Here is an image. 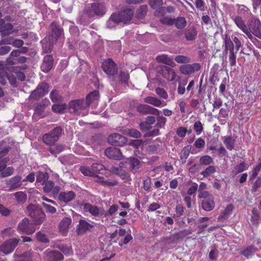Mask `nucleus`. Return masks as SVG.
Masks as SVG:
<instances>
[{"label":"nucleus","mask_w":261,"mask_h":261,"mask_svg":"<svg viewBox=\"0 0 261 261\" xmlns=\"http://www.w3.org/2000/svg\"><path fill=\"white\" fill-rule=\"evenodd\" d=\"M87 106L83 99L74 100L69 103V111L71 113L84 116L87 114Z\"/></svg>","instance_id":"obj_1"},{"label":"nucleus","mask_w":261,"mask_h":261,"mask_svg":"<svg viewBox=\"0 0 261 261\" xmlns=\"http://www.w3.org/2000/svg\"><path fill=\"white\" fill-rule=\"evenodd\" d=\"M27 213L32 217L36 224H40L45 217L44 214L36 204H30L27 207Z\"/></svg>","instance_id":"obj_2"},{"label":"nucleus","mask_w":261,"mask_h":261,"mask_svg":"<svg viewBox=\"0 0 261 261\" xmlns=\"http://www.w3.org/2000/svg\"><path fill=\"white\" fill-rule=\"evenodd\" d=\"M61 133L62 128L56 127L50 133L46 134L43 136V141L47 145H53L58 140Z\"/></svg>","instance_id":"obj_3"},{"label":"nucleus","mask_w":261,"mask_h":261,"mask_svg":"<svg viewBox=\"0 0 261 261\" xmlns=\"http://www.w3.org/2000/svg\"><path fill=\"white\" fill-rule=\"evenodd\" d=\"M17 230L29 235L35 231L36 228L33 223H31L28 219L25 218L19 223Z\"/></svg>","instance_id":"obj_4"},{"label":"nucleus","mask_w":261,"mask_h":261,"mask_svg":"<svg viewBox=\"0 0 261 261\" xmlns=\"http://www.w3.org/2000/svg\"><path fill=\"white\" fill-rule=\"evenodd\" d=\"M19 238H12L6 241L1 246L0 250L5 254H9L13 251L20 241Z\"/></svg>","instance_id":"obj_5"},{"label":"nucleus","mask_w":261,"mask_h":261,"mask_svg":"<svg viewBox=\"0 0 261 261\" xmlns=\"http://www.w3.org/2000/svg\"><path fill=\"white\" fill-rule=\"evenodd\" d=\"M48 91V85L46 83H42L38 85L30 95V98L37 100L45 95Z\"/></svg>","instance_id":"obj_6"},{"label":"nucleus","mask_w":261,"mask_h":261,"mask_svg":"<svg viewBox=\"0 0 261 261\" xmlns=\"http://www.w3.org/2000/svg\"><path fill=\"white\" fill-rule=\"evenodd\" d=\"M103 71L109 75L114 76L117 74V69L115 63L110 59L105 61L102 64Z\"/></svg>","instance_id":"obj_7"},{"label":"nucleus","mask_w":261,"mask_h":261,"mask_svg":"<svg viewBox=\"0 0 261 261\" xmlns=\"http://www.w3.org/2000/svg\"><path fill=\"white\" fill-rule=\"evenodd\" d=\"M109 144L115 146H122L126 143L127 139L119 134H113L108 138Z\"/></svg>","instance_id":"obj_8"},{"label":"nucleus","mask_w":261,"mask_h":261,"mask_svg":"<svg viewBox=\"0 0 261 261\" xmlns=\"http://www.w3.org/2000/svg\"><path fill=\"white\" fill-rule=\"evenodd\" d=\"M106 13L105 5L99 3H94L92 4L91 9L88 13V15L92 17L94 15L97 16H102Z\"/></svg>","instance_id":"obj_9"},{"label":"nucleus","mask_w":261,"mask_h":261,"mask_svg":"<svg viewBox=\"0 0 261 261\" xmlns=\"http://www.w3.org/2000/svg\"><path fill=\"white\" fill-rule=\"evenodd\" d=\"M82 208L85 212H89L94 216H99L103 214V210L102 209L88 203L83 204Z\"/></svg>","instance_id":"obj_10"},{"label":"nucleus","mask_w":261,"mask_h":261,"mask_svg":"<svg viewBox=\"0 0 261 261\" xmlns=\"http://www.w3.org/2000/svg\"><path fill=\"white\" fill-rule=\"evenodd\" d=\"M200 69V65L198 63H193L192 64H185L181 65L179 67L180 72L185 75H190L195 71H198Z\"/></svg>","instance_id":"obj_11"},{"label":"nucleus","mask_w":261,"mask_h":261,"mask_svg":"<svg viewBox=\"0 0 261 261\" xmlns=\"http://www.w3.org/2000/svg\"><path fill=\"white\" fill-rule=\"evenodd\" d=\"M105 153L109 158L119 160L122 159L120 150L115 147H110L105 150Z\"/></svg>","instance_id":"obj_12"},{"label":"nucleus","mask_w":261,"mask_h":261,"mask_svg":"<svg viewBox=\"0 0 261 261\" xmlns=\"http://www.w3.org/2000/svg\"><path fill=\"white\" fill-rule=\"evenodd\" d=\"M260 22L258 20L256 19L253 21H251V22L249 24V29L247 28L243 32L248 36V37L250 39L252 38V35L251 34L250 32H252V33L255 34L258 32V30L260 26Z\"/></svg>","instance_id":"obj_13"},{"label":"nucleus","mask_w":261,"mask_h":261,"mask_svg":"<svg viewBox=\"0 0 261 261\" xmlns=\"http://www.w3.org/2000/svg\"><path fill=\"white\" fill-rule=\"evenodd\" d=\"M44 254L45 255V259L48 261H58L61 260L63 257L61 252L54 251L49 249L46 250Z\"/></svg>","instance_id":"obj_14"},{"label":"nucleus","mask_w":261,"mask_h":261,"mask_svg":"<svg viewBox=\"0 0 261 261\" xmlns=\"http://www.w3.org/2000/svg\"><path fill=\"white\" fill-rule=\"evenodd\" d=\"M99 100V93L97 91H94L89 93L86 97V101L85 102L87 107L92 106V107L95 108Z\"/></svg>","instance_id":"obj_15"},{"label":"nucleus","mask_w":261,"mask_h":261,"mask_svg":"<svg viewBox=\"0 0 261 261\" xmlns=\"http://www.w3.org/2000/svg\"><path fill=\"white\" fill-rule=\"evenodd\" d=\"M51 27L52 29V32L51 36L48 38L50 44H53L54 42V39H55V41L57 39L61 36L62 34V30L61 28L58 27L57 23L53 22L51 24Z\"/></svg>","instance_id":"obj_16"},{"label":"nucleus","mask_w":261,"mask_h":261,"mask_svg":"<svg viewBox=\"0 0 261 261\" xmlns=\"http://www.w3.org/2000/svg\"><path fill=\"white\" fill-rule=\"evenodd\" d=\"M43 186V191L46 193L51 192L53 194H57L60 190L59 186H54V183L51 180H47L42 183Z\"/></svg>","instance_id":"obj_17"},{"label":"nucleus","mask_w":261,"mask_h":261,"mask_svg":"<svg viewBox=\"0 0 261 261\" xmlns=\"http://www.w3.org/2000/svg\"><path fill=\"white\" fill-rule=\"evenodd\" d=\"M137 111L141 113L151 114L153 115H159L160 111L155 108H153L146 105H140L137 107Z\"/></svg>","instance_id":"obj_18"},{"label":"nucleus","mask_w":261,"mask_h":261,"mask_svg":"<svg viewBox=\"0 0 261 261\" xmlns=\"http://www.w3.org/2000/svg\"><path fill=\"white\" fill-rule=\"evenodd\" d=\"M133 14L134 12L132 9H127L117 14L119 15V17L120 18V22L126 23L132 19Z\"/></svg>","instance_id":"obj_19"},{"label":"nucleus","mask_w":261,"mask_h":261,"mask_svg":"<svg viewBox=\"0 0 261 261\" xmlns=\"http://www.w3.org/2000/svg\"><path fill=\"white\" fill-rule=\"evenodd\" d=\"M71 223V219L67 217L63 218L60 222L59 224V230L63 236L67 234Z\"/></svg>","instance_id":"obj_20"},{"label":"nucleus","mask_w":261,"mask_h":261,"mask_svg":"<svg viewBox=\"0 0 261 261\" xmlns=\"http://www.w3.org/2000/svg\"><path fill=\"white\" fill-rule=\"evenodd\" d=\"M144 101L156 107H163L167 105L166 101L161 100L156 97L153 96H147L145 97L144 98Z\"/></svg>","instance_id":"obj_21"},{"label":"nucleus","mask_w":261,"mask_h":261,"mask_svg":"<svg viewBox=\"0 0 261 261\" xmlns=\"http://www.w3.org/2000/svg\"><path fill=\"white\" fill-rule=\"evenodd\" d=\"M75 194L73 191L61 192L58 199L61 202L67 203L75 198Z\"/></svg>","instance_id":"obj_22"},{"label":"nucleus","mask_w":261,"mask_h":261,"mask_svg":"<svg viewBox=\"0 0 261 261\" xmlns=\"http://www.w3.org/2000/svg\"><path fill=\"white\" fill-rule=\"evenodd\" d=\"M92 227L93 226L86 221L81 220L77 226L76 232L79 234H82Z\"/></svg>","instance_id":"obj_23"},{"label":"nucleus","mask_w":261,"mask_h":261,"mask_svg":"<svg viewBox=\"0 0 261 261\" xmlns=\"http://www.w3.org/2000/svg\"><path fill=\"white\" fill-rule=\"evenodd\" d=\"M53 66V58L51 56H46L44 58L43 62L41 66L42 70L44 72H48Z\"/></svg>","instance_id":"obj_24"},{"label":"nucleus","mask_w":261,"mask_h":261,"mask_svg":"<svg viewBox=\"0 0 261 261\" xmlns=\"http://www.w3.org/2000/svg\"><path fill=\"white\" fill-rule=\"evenodd\" d=\"M234 208V207L232 204H228L226 206L224 211L221 213L220 216L218 217V220L222 221L223 220H226L228 219L229 217V216L232 214Z\"/></svg>","instance_id":"obj_25"},{"label":"nucleus","mask_w":261,"mask_h":261,"mask_svg":"<svg viewBox=\"0 0 261 261\" xmlns=\"http://www.w3.org/2000/svg\"><path fill=\"white\" fill-rule=\"evenodd\" d=\"M120 22V18L119 15L116 13H113L111 15L107 22V27L110 29H113Z\"/></svg>","instance_id":"obj_26"},{"label":"nucleus","mask_w":261,"mask_h":261,"mask_svg":"<svg viewBox=\"0 0 261 261\" xmlns=\"http://www.w3.org/2000/svg\"><path fill=\"white\" fill-rule=\"evenodd\" d=\"M215 207L214 197H209L208 199H203L202 202V207L205 211H211Z\"/></svg>","instance_id":"obj_27"},{"label":"nucleus","mask_w":261,"mask_h":261,"mask_svg":"<svg viewBox=\"0 0 261 261\" xmlns=\"http://www.w3.org/2000/svg\"><path fill=\"white\" fill-rule=\"evenodd\" d=\"M23 182L21 177L16 176L11 178L8 181V185L12 189H16L20 187Z\"/></svg>","instance_id":"obj_28"},{"label":"nucleus","mask_w":261,"mask_h":261,"mask_svg":"<svg viewBox=\"0 0 261 261\" xmlns=\"http://www.w3.org/2000/svg\"><path fill=\"white\" fill-rule=\"evenodd\" d=\"M124 166V163L123 162H121L119 164V168L118 167H112L111 168L112 171L118 175L122 179L126 178L128 177V175L127 172L121 169L122 167Z\"/></svg>","instance_id":"obj_29"},{"label":"nucleus","mask_w":261,"mask_h":261,"mask_svg":"<svg viewBox=\"0 0 261 261\" xmlns=\"http://www.w3.org/2000/svg\"><path fill=\"white\" fill-rule=\"evenodd\" d=\"M15 32L13 30V25L9 23H5L3 27L0 28V32H1L2 35L4 36H8Z\"/></svg>","instance_id":"obj_30"},{"label":"nucleus","mask_w":261,"mask_h":261,"mask_svg":"<svg viewBox=\"0 0 261 261\" xmlns=\"http://www.w3.org/2000/svg\"><path fill=\"white\" fill-rule=\"evenodd\" d=\"M156 60L159 62L163 63L171 66H174L175 65V63L173 60L166 55L158 56L156 58Z\"/></svg>","instance_id":"obj_31"},{"label":"nucleus","mask_w":261,"mask_h":261,"mask_svg":"<svg viewBox=\"0 0 261 261\" xmlns=\"http://www.w3.org/2000/svg\"><path fill=\"white\" fill-rule=\"evenodd\" d=\"M166 70L168 73L167 78L172 82H179L180 81V77L177 75L173 69L170 68H166Z\"/></svg>","instance_id":"obj_32"},{"label":"nucleus","mask_w":261,"mask_h":261,"mask_svg":"<svg viewBox=\"0 0 261 261\" xmlns=\"http://www.w3.org/2000/svg\"><path fill=\"white\" fill-rule=\"evenodd\" d=\"M197 34V31L193 28L187 29L185 32V38L188 41H192L194 40Z\"/></svg>","instance_id":"obj_33"},{"label":"nucleus","mask_w":261,"mask_h":261,"mask_svg":"<svg viewBox=\"0 0 261 261\" xmlns=\"http://www.w3.org/2000/svg\"><path fill=\"white\" fill-rule=\"evenodd\" d=\"M17 252V250L15 252V255L16 257L18 258L17 261H32V252L28 251L22 254H17L16 252Z\"/></svg>","instance_id":"obj_34"},{"label":"nucleus","mask_w":261,"mask_h":261,"mask_svg":"<svg viewBox=\"0 0 261 261\" xmlns=\"http://www.w3.org/2000/svg\"><path fill=\"white\" fill-rule=\"evenodd\" d=\"M127 162L130 164L132 171L135 173L140 168V161L136 158H129Z\"/></svg>","instance_id":"obj_35"},{"label":"nucleus","mask_w":261,"mask_h":261,"mask_svg":"<svg viewBox=\"0 0 261 261\" xmlns=\"http://www.w3.org/2000/svg\"><path fill=\"white\" fill-rule=\"evenodd\" d=\"M248 168V166L244 162L241 163L238 165L236 166L232 171V174L235 176L239 173L247 170Z\"/></svg>","instance_id":"obj_36"},{"label":"nucleus","mask_w":261,"mask_h":261,"mask_svg":"<svg viewBox=\"0 0 261 261\" xmlns=\"http://www.w3.org/2000/svg\"><path fill=\"white\" fill-rule=\"evenodd\" d=\"M91 168L93 173V176H96L98 178L99 177L97 175V174L102 173V172L105 170L104 166L102 164L98 163L93 164Z\"/></svg>","instance_id":"obj_37"},{"label":"nucleus","mask_w":261,"mask_h":261,"mask_svg":"<svg viewBox=\"0 0 261 261\" xmlns=\"http://www.w3.org/2000/svg\"><path fill=\"white\" fill-rule=\"evenodd\" d=\"M173 24H174L177 29H181L186 26L187 21L183 17H177L174 19Z\"/></svg>","instance_id":"obj_38"},{"label":"nucleus","mask_w":261,"mask_h":261,"mask_svg":"<svg viewBox=\"0 0 261 261\" xmlns=\"http://www.w3.org/2000/svg\"><path fill=\"white\" fill-rule=\"evenodd\" d=\"M50 103L48 99H44L40 104L37 106L35 109V112L40 115H42L43 110L47 107Z\"/></svg>","instance_id":"obj_39"},{"label":"nucleus","mask_w":261,"mask_h":261,"mask_svg":"<svg viewBox=\"0 0 261 261\" xmlns=\"http://www.w3.org/2000/svg\"><path fill=\"white\" fill-rule=\"evenodd\" d=\"M147 10V6L146 5L141 6L137 10L136 14L137 17L143 18L146 15Z\"/></svg>","instance_id":"obj_40"},{"label":"nucleus","mask_w":261,"mask_h":261,"mask_svg":"<svg viewBox=\"0 0 261 261\" xmlns=\"http://www.w3.org/2000/svg\"><path fill=\"white\" fill-rule=\"evenodd\" d=\"M66 108L65 103L54 104L52 106V110L56 113H63Z\"/></svg>","instance_id":"obj_41"},{"label":"nucleus","mask_w":261,"mask_h":261,"mask_svg":"<svg viewBox=\"0 0 261 261\" xmlns=\"http://www.w3.org/2000/svg\"><path fill=\"white\" fill-rule=\"evenodd\" d=\"M234 22L237 27L241 29L243 32L245 31L248 27L245 24L242 18L240 16L236 17L234 19Z\"/></svg>","instance_id":"obj_42"},{"label":"nucleus","mask_w":261,"mask_h":261,"mask_svg":"<svg viewBox=\"0 0 261 261\" xmlns=\"http://www.w3.org/2000/svg\"><path fill=\"white\" fill-rule=\"evenodd\" d=\"M257 250V249L252 246H250L244 249L242 251V254L246 257H249L253 254Z\"/></svg>","instance_id":"obj_43"},{"label":"nucleus","mask_w":261,"mask_h":261,"mask_svg":"<svg viewBox=\"0 0 261 261\" xmlns=\"http://www.w3.org/2000/svg\"><path fill=\"white\" fill-rule=\"evenodd\" d=\"M213 162V159L208 155L201 156L199 159V163L201 165H209Z\"/></svg>","instance_id":"obj_44"},{"label":"nucleus","mask_w":261,"mask_h":261,"mask_svg":"<svg viewBox=\"0 0 261 261\" xmlns=\"http://www.w3.org/2000/svg\"><path fill=\"white\" fill-rule=\"evenodd\" d=\"M223 142L228 150H232L233 149L234 140L232 137H227L225 138Z\"/></svg>","instance_id":"obj_45"},{"label":"nucleus","mask_w":261,"mask_h":261,"mask_svg":"<svg viewBox=\"0 0 261 261\" xmlns=\"http://www.w3.org/2000/svg\"><path fill=\"white\" fill-rule=\"evenodd\" d=\"M125 133L126 135L135 138H138L141 136V134L140 132L133 128L126 129Z\"/></svg>","instance_id":"obj_46"},{"label":"nucleus","mask_w":261,"mask_h":261,"mask_svg":"<svg viewBox=\"0 0 261 261\" xmlns=\"http://www.w3.org/2000/svg\"><path fill=\"white\" fill-rule=\"evenodd\" d=\"M20 53V52L19 50L12 51L10 54V57L7 59L8 63L10 65H13L15 64L16 61L14 59H13V58L18 57Z\"/></svg>","instance_id":"obj_47"},{"label":"nucleus","mask_w":261,"mask_h":261,"mask_svg":"<svg viewBox=\"0 0 261 261\" xmlns=\"http://www.w3.org/2000/svg\"><path fill=\"white\" fill-rule=\"evenodd\" d=\"M50 98L53 102H57L61 99V96L57 90H53L50 94Z\"/></svg>","instance_id":"obj_48"},{"label":"nucleus","mask_w":261,"mask_h":261,"mask_svg":"<svg viewBox=\"0 0 261 261\" xmlns=\"http://www.w3.org/2000/svg\"><path fill=\"white\" fill-rule=\"evenodd\" d=\"M189 154H190V149L188 146L185 147L182 150L181 152L180 159L181 160V162L182 164H184L186 163V159L188 157Z\"/></svg>","instance_id":"obj_49"},{"label":"nucleus","mask_w":261,"mask_h":261,"mask_svg":"<svg viewBox=\"0 0 261 261\" xmlns=\"http://www.w3.org/2000/svg\"><path fill=\"white\" fill-rule=\"evenodd\" d=\"M216 171V168L214 166H210L203 171L201 174L204 177L208 176Z\"/></svg>","instance_id":"obj_50"},{"label":"nucleus","mask_w":261,"mask_h":261,"mask_svg":"<svg viewBox=\"0 0 261 261\" xmlns=\"http://www.w3.org/2000/svg\"><path fill=\"white\" fill-rule=\"evenodd\" d=\"M14 196L18 202H23L27 199V195L23 192H16L14 194Z\"/></svg>","instance_id":"obj_51"},{"label":"nucleus","mask_w":261,"mask_h":261,"mask_svg":"<svg viewBox=\"0 0 261 261\" xmlns=\"http://www.w3.org/2000/svg\"><path fill=\"white\" fill-rule=\"evenodd\" d=\"M225 48L230 52L234 51V45L232 41L227 38L225 39Z\"/></svg>","instance_id":"obj_52"},{"label":"nucleus","mask_w":261,"mask_h":261,"mask_svg":"<svg viewBox=\"0 0 261 261\" xmlns=\"http://www.w3.org/2000/svg\"><path fill=\"white\" fill-rule=\"evenodd\" d=\"M194 129L197 135H199L203 131V126L200 121H197L194 123Z\"/></svg>","instance_id":"obj_53"},{"label":"nucleus","mask_w":261,"mask_h":261,"mask_svg":"<svg viewBox=\"0 0 261 261\" xmlns=\"http://www.w3.org/2000/svg\"><path fill=\"white\" fill-rule=\"evenodd\" d=\"M175 61L178 63H188L190 62V59L185 56L179 55L175 57Z\"/></svg>","instance_id":"obj_54"},{"label":"nucleus","mask_w":261,"mask_h":261,"mask_svg":"<svg viewBox=\"0 0 261 261\" xmlns=\"http://www.w3.org/2000/svg\"><path fill=\"white\" fill-rule=\"evenodd\" d=\"M149 6L153 9H157L163 5V0H150Z\"/></svg>","instance_id":"obj_55"},{"label":"nucleus","mask_w":261,"mask_h":261,"mask_svg":"<svg viewBox=\"0 0 261 261\" xmlns=\"http://www.w3.org/2000/svg\"><path fill=\"white\" fill-rule=\"evenodd\" d=\"M14 172V168L12 167H8L6 168V166L5 168V169L3 173H1L0 176L2 177H6L7 176H9L11 175Z\"/></svg>","instance_id":"obj_56"},{"label":"nucleus","mask_w":261,"mask_h":261,"mask_svg":"<svg viewBox=\"0 0 261 261\" xmlns=\"http://www.w3.org/2000/svg\"><path fill=\"white\" fill-rule=\"evenodd\" d=\"M63 149V148L61 145H56L51 147L49 148V151L52 154L56 155L61 152Z\"/></svg>","instance_id":"obj_57"},{"label":"nucleus","mask_w":261,"mask_h":261,"mask_svg":"<svg viewBox=\"0 0 261 261\" xmlns=\"http://www.w3.org/2000/svg\"><path fill=\"white\" fill-rule=\"evenodd\" d=\"M155 92L158 95H159L161 97L163 98V99H166L168 97L167 93L163 88H157L155 89Z\"/></svg>","instance_id":"obj_58"},{"label":"nucleus","mask_w":261,"mask_h":261,"mask_svg":"<svg viewBox=\"0 0 261 261\" xmlns=\"http://www.w3.org/2000/svg\"><path fill=\"white\" fill-rule=\"evenodd\" d=\"M81 172L85 176H93V173L91 169H89L88 167L83 166L80 168Z\"/></svg>","instance_id":"obj_59"},{"label":"nucleus","mask_w":261,"mask_h":261,"mask_svg":"<svg viewBox=\"0 0 261 261\" xmlns=\"http://www.w3.org/2000/svg\"><path fill=\"white\" fill-rule=\"evenodd\" d=\"M205 141L201 138L197 139L194 143V146L197 149L203 148L205 146Z\"/></svg>","instance_id":"obj_60"},{"label":"nucleus","mask_w":261,"mask_h":261,"mask_svg":"<svg viewBox=\"0 0 261 261\" xmlns=\"http://www.w3.org/2000/svg\"><path fill=\"white\" fill-rule=\"evenodd\" d=\"M36 236L37 239L41 242L47 243L48 241L46 235L41 232H38Z\"/></svg>","instance_id":"obj_61"},{"label":"nucleus","mask_w":261,"mask_h":261,"mask_svg":"<svg viewBox=\"0 0 261 261\" xmlns=\"http://www.w3.org/2000/svg\"><path fill=\"white\" fill-rule=\"evenodd\" d=\"M238 11L240 14L244 15H248L250 13L249 9L244 5H240Z\"/></svg>","instance_id":"obj_62"},{"label":"nucleus","mask_w":261,"mask_h":261,"mask_svg":"<svg viewBox=\"0 0 261 261\" xmlns=\"http://www.w3.org/2000/svg\"><path fill=\"white\" fill-rule=\"evenodd\" d=\"M47 178L48 175L47 174L43 172H39L37 176V181L42 182L43 183V182L47 181Z\"/></svg>","instance_id":"obj_63"},{"label":"nucleus","mask_w":261,"mask_h":261,"mask_svg":"<svg viewBox=\"0 0 261 261\" xmlns=\"http://www.w3.org/2000/svg\"><path fill=\"white\" fill-rule=\"evenodd\" d=\"M261 171V162H259L256 167L254 168L252 174L251 175V179H254L256 177L258 173Z\"/></svg>","instance_id":"obj_64"}]
</instances>
